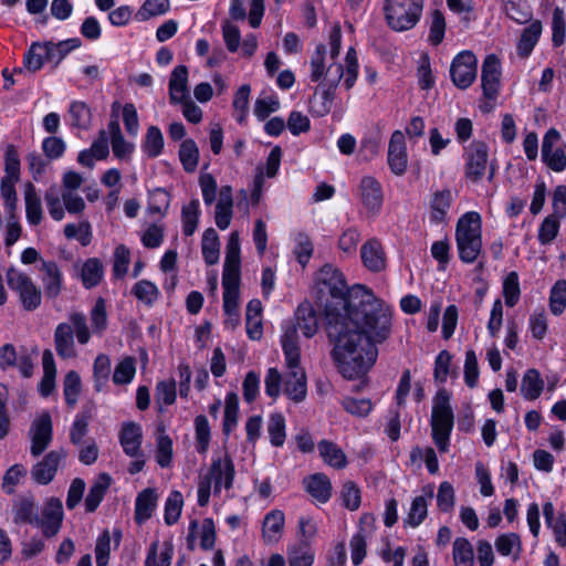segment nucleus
Listing matches in <instances>:
<instances>
[{
  "label": "nucleus",
  "mask_w": 566,
  "mask_h": 566,
  "mask_svg": "<svg viewBox=\"0 0 566 566\" xmlns=\"http://www.w3.org/2000/svg\"><path fill=\"white\" fill-rule=\"evenodd\" d=\"M386 322L378 323V314L348 315L329 310L326 334L333 348L331 357L337 371L348 380L360 379L375 365L378 357L376 344L385 342L391 333V310L381 304Z\"/></svg>",
  "instance_id": "obj_1"
},
{
  "label": "nucleus",
  "mask_w": 566,
  "mask_h": 566,
  "mask_svg": "<svg viewBox=\"0 0 566 566\" xmlns=\"http://www.w3.org/2000/svg\"><path fill=\"white\" fill-rule=\"evenodd\" d=\"M314 292L318 305L324 307L325 325L331 308L348 315H358L361 311L365 315L378 314V323L386 322L381 313L384 302L363 285L348 289L343 273L331 264L323 265L316 273Z\"/></svg>",
  "instance_id": "obj_2"
},
{
  "label": "nucleus",
  "mask_w": 566,
  "mask_h": 566,
  "mask_svg": "<svg viewBox=\"0 0 566 566\" xmlns=\"http://www.w3.org/2000/svg\"><path fill=\"white\" fill-rule=\"evenodd\" d=\"M234 475V463L228 452L223 457L213 458L208 473L198 482L199 506L208 505L212 483L214 494H219L222 488L230 490L233 486Z\"/></svg>",
  "instance_id": "obj_3"
},
{
  "label": "nucleus",
  "mask_w": 566,
  "mask_h": 566,
  "mask_svg": "<svg viewBox=\"0 0 566 566\" xmlns=\"http://www.w3.org/2000/svg\"><path fill=\"white\" fill-rule=\"evenodd\" d=\"M455 241L460 260L473 263L482 250L481 216L478 212H465L458 220Z\"/></svg>",
  "instance_id": "obj_4"
},
{
  "label": "nucleus",
  "mask_w": 566,
  "mask_h": 566,
  "mask_svg": "<svg viewBox=\"0 0 566 566\" xmlns=\"http://www.w3.org/2000/svg\"><path fill=\"white\" fill-rule=\"evenodd\" d=\"M74 334L82 345L88 343L91 333L87 326L86 316L83 313H72L70 323H60L54 332L55 350L60 358L70 359L76 357Z\"/></svg>",
  "instance_id": "obj_5"
},
{
  "label": "nucleus",
  "mask_w": 566,
  "mask_h": 566,
  "mask_svg": "<svg viewBox=\"0 0 566 566\" xmlns=\"http://www.w3.org/2000/svg\"><path fill=\"white\" fill-rule=\"evenodd\" d=\"M431 436L442 453L449 450L450 436L454 424V416L450 405V394L439 389L433 398L431 411Z\"/></svg>",
  "instance_id": "obj_6"
},
{
  "label": "nucleus",
  "mask_w": 566,
  "mask_h": 566,
  "mask_svg": "<svg viewBox=\"0 0 566 566\" xmlns=\"http://www.w3.org/2000/svg\"><path fill=\"white\" fill-rule=\"evenodd\" d=\"M464 177L472 184H479L485 176L492 181L496 174L494 163L489 161V146L482 140H473L463 151Z\"/></svg>",
  "instance_id": "obj_7"
},
{
  "label": "nucleus",
  "mask_w": 566,
  "mask_h": 566,
  "mask_svg": "<svg viewBox=\"0 0 566 566\" xmlns=\"http://www.w3.org/2000/svg\"><path fill=\"white\" fill-rule=\"evenodd\" d=\"M424 0H386L385 15L388 25L398 32L412 29L422 14Z\"/></svg>",
  "instance_id": "obj_8"
},
{
  "label": "nucleus",
  "mask_w": 566,
  "mask_h": 566,
  "mask_svg": "<svg viewBox=\"0 0 566 566\" xmlns=\"http://www.w3.org/2000/svg\"><path fill=\"white\" fill-rule=\"evenodd\" d=\"M7 282L9 287L18 293L25 311H35L41 305V290L27 273L10 268L7 271Z\"/></svg>",
  "instance_id": "obj_9"
},
{
  "label": "nucleus",
  "mask_w": 566,
  "mask_h": 566,
  "mask_svg": "<svg viewBox=\"0 0 566 566\" xmlns=\"http://www.w3.org/2000/svg\"><path fill=\"white\" fill-rule=\"evenodd\" d=\"M476 71L478 60L475 55L471 51H462L451 63V80L458 88L465 90L475 81Z\"/></svg>",
  "instance_id": "obj_10"
},
{
  "label": "nucleus",
  "mask_w": 566,
  "mask_h": 566,
  "mask_svg": "<svg viewBox=\"0 0 566 566\" xmlns=\"http://www.w3.org/2000/svg\"><path fill=\"white\" fill-rule=\"evenodd\" d=\"M63 521V505L60 499L50 497L42 511L41 516L38 515L35 526L40 527L45 537L55 536Z\"/></svg>",
  "instance_id": "obj_11"
},
{
  "label": "nucleus",
  "mask_w": 566,
  "mask_h": 566,
  "mask_svg": "<svg viewBox=\"0 0 566 566\" xmlns=\"http://www.w3.org/2000/svg\"><path fill=\"white\" fill-rule=\"evenodd\" d=\"M31 454L39 457L42 454L52 441L53 428L52 419L49 412L41 413L33 422L30 429Z\"/></svg>",
  "instance_id": "obj_12"
},
{
  "label": "nucleus",
  "mask_w": 566,
  "mask_h": 566,
  "mask_svg": "<svg viewBox=\"0 0 566 566\" xmlns=\"http://www.w3.org/2000/svg\"><path fill=\"white\" fill-rule=\"evenodd\" d=\"M560 139L557 129L551 128L546 132L542 142V159L549 169L560 172L566 168V154L560 147L554 145Z\"/></svg>",
  "instance_id": "obj_13"
},
{
  "label": "nucleus",
  "mask_w": 566,
  "mask_h": 566,
  "mask_svg": "<svg viewBox=\"0 0 566 566\" xmlns=\"http://www.w3.org/2000/svg\"><path fill=\"white\" fill-rule=\"evenodd\" d=\"M344 76V67L340 63H329L328 69L326 71V76L322 82H319V87L322 90L321 98L322 106L318 111H316L317 115L324 116L329 113L333 99L335 95V90L338 86L342 77Z\"/></svg>",
  "instance_id": "obj_14"
},
{
  "label": "nucleus",
  "mask_w": 566,
  "mask_h": 566,
  "mask_svg": "<svg viewBox=\"0 0 566 566\" xmlns=\"http://www.w3.org/2000/svg\"><path fill=\"white\" fill-rule=\"evenodd\" d=\"M387 161L392 174L401 176L406 172L408 156L405 135L401 130H395L391 134L388 145Z\"/></svg>",
  "instance_id": "obj_15"
},
{
  "label": "nucleus",
  "mask_w": 566,
  "mask_h": 566,
  "mask_svg": "<svg viewBox=\"0 0 566 566\" xmlns=\"http://www.w3.org/2000/svg\"><path fill=\"white\" fill-rule=\"evenodd\" d=\"M501 66L500 60L491 54L482 64L481 82L483 95L488 99H495L500 88Z\"/></svg>",
  "instance_id": "obj_16"
},
{
  "label": "nucleus",
  "mask_w": 566,
  "mask_h": 566,
  "mask_svg": "<svg viewBox=\"0 0 566 566\" xmlns=\"http://www.w3.org/2000/svg\"><path fill=\"white\" fill-rule=\"evenodd\" d=\"M41 282L44 294L49 298H56L63 287V274L55 261L41 260Z\"/></svg>",
  "instance_id": "obj_17"
},
{
  "label": "nucleus",
  "mask_w": 566,
  "mask_h": 566,
  "mask_svg": "<svg viewBox=\"0 0 566 566\" xmlns=\"http://www.w3.org/2000/svg\"><path fill=\"white\" fill-rule=\"evenodd\" d=\"M359 196L361 203L368 211L373 213L379 212L384 201V193L382 187L376 178L371 176H365L361 178L359 184Z\"/></svg>",
  "instance_id": "obj_18"
},
{
  "label": "nucleus",
  "mask_w": 566,
  "mask_h": 566,
  "mask_svg": "<svg viewBox=\"0 0 566 566\" xmlns=\"http://www.w3.org/2000/svg\"><path fill=\"white\" fill-rule=\"evenodd\" d=\"M66 457L64 450L49 452L42 461L38 462L31 471L33 479L40 484H49L60 465V462Z\"/></svg>",
  "instance_id": "obj_19"
},
{
  "label": "nucleus",
  "mask_w": 566,
  "mask_h": 566,
  "mask_svg": "<svg viewBox=\"0 0 566 566\" xmlns=\"http://www.w3.org/2000/svg\"><path fill=\"white\" fill-rule=\"evenodd\" d=\"M287 369L284 378V394L295 402H301L307 392L305 373L300 366L287 367Z\"/></svg>",
  "instance_id": "obj_20"
},
{
  "label": "nucleus",
  "mask_w": 566,
  "mask_h": 566,
  "mask_svg": "<svg viewBox=\"0 0 566 566\" xmlns=\"http://www.w3.org/2000/svg\"><path fill=\"white\" fill-rule=\"evenodd\" d=\"M360 258L365 268L371 272L377 273L386 268V255L377 239H370L361 245Z\"/></svg>",
  "instance_id": "obj_21"
},
{
  "label": "nucleus",
  "mask_w": 566,
  "mask_h": 566,
  "mask_svg": "<svg viewBox=\"0 0 566 566\" xmlns=\"http://www.w3.org/2000/svg\"><path fill=\"white\" fill-rule=\"evenodd\" d=\"M188 67L186 65H177L169 78V101L171 104H179L189 96L188 90Z\"/></svg>",
  "instance_id": "obj_22"
},
{
  "label": "nucleus",
  "mask_w": 566,
  "mask_h": 566,
  "mask_svg": "<svg viewBox=\"0 0 566 566\" xmlns=\"http://www.w3.org/2000/svg\"><path fill=\"white\" fill-rule=\"evenodd\" d=\"M281 344L285 356L286 367L300 366L301 352L298 345L297 328L295 324L287 323L285 325L284 333L281 338Z\"/></svg>",
  "instance_id": "obj_23"
},
{
  "label": "nucleus",
  "mask_w": 566,
  "mask_h": 566,
  "mask_svg": "<svg viewBox=\"0 0 566 566\" xmlns=\"http://www.w3.org/2000/svg\"><path fill=\"white\" fill-rule=\"evenodd\" d=\"M143 432L139 424L127 422L119 432V442L124 452L129 457H138L140 453Z\"/></svg>",
  "instance_id": "obj_24"
},
{
  "label": "nucleus",
  "mask_w": 566,
  "mask_h": 566,
  "mask_svg": "<svg viewBox=\"0 0 566 566\" xmlns=\"http://www.w3.org/2000/svg\"><path fill=\"white\" fill-rule=\"evenodd\" d=\"M305 490L311 496L319 502L326 503L332 496V482L324 473H314L304 480Z\"/></svg>",
  "instance_id": "obj_25"
},
{
  "label": "nucleus",
  "mask_w": 566,
  "mask_h": 566,
  "mask_svg": "<svg viewBox=\"0 0 566 566\" xmlns=\"http://www.w3.org/2000/svg\"><path fill=\"white\" fill-rule=\"evenodd\" d=\"M232 188L230 186H222L219 192V200L216 205L214 220L219 229L226 230L231 222L232 218Z\"/></svg>",
  "instance_id": "obj_26"
},
{
  "label": "nucleus",
  "mask_w": 566,
  "mask_h": 566,
  "mask_svg": "<svg viewBox=\"0 0 566 566\" xmlns=\"http://www.w3.org/2000/svg\"><path fill=\"white\" fill-rule=\"evenodd\" d=\"M296 328L307 338L313 337L318 329V318L312 304L301 303L296 310Z\"/></svg>",
  "instance_id": "obj_27"
},
{
  "label": "nucleus",
  "mask_w": 566,
  "mask_h": 566,
  "mask_svg": "<svg viewBox=\"0 0 566 566\" xmlns=\"http://www.w3.org/2000/svg\"><path fill=\"white\" fill-rule=\"evenodd\" d=\"M542 31L543 25L539 20L533 21L522 31L516 45V53L520 57L525 59L530 56L541 38Z\"/></svg>",
  "instance_id": "obj_28"
},
{
  "label": "nucleus",
  "mask_w": 566,
  "mask_h": 566,
  "mask_svg": "<svg viewBox=\"0 0 566 566\" xmlns=\"http://www.w3.org/2000/svg\"><path fill=\"white\" fill-rule=\"evenodd\" d=\"M42 45L46 52V61L53 63V66L56 67L71 51L81 46V40L72 38L57 43L45 42Z\"/></svg>",
  "instance_id": "obj_29"
},
{
  "label": "nucleus",
  "mask_w": 566,
  "mask_h": 566,
  "mask_svg": "<svg viewBox=\"0 0 566 566\" xmlns=\"http://www.w3.org/2000/svg\"><path fill=\"white\" fill-rule=\"evenodd\" d=\"M157 493L155 489L148 488L143 490L136 497L135 502V521L138 524L151 517L157 505Z\"/></svg>",
  "instance_id": "obj_30"
},
{
  "label": "nucleus",
  "mask_w": 566,
  "mask_h": 566,
  "mask_svg": "<svg viewBox=\"0 0 566 566\" xmlns=\"http://www.w3.org/2000/svg\"><path fill=\"white\" fill-rule=\"evenodd\" d=\"M112 478L107 473H101L91 485L85 497V510L88 513L95 512L111 486Z\"/></svg>",
  "instance_id": "obj_31"
},
{
  "label": "nucleus",
  "mask_w": 566,
  "mask_h": 566,
  "mask_svg": "<svg viewBox=\"0 0 566 566\" xmlns=\"http://www.w3.org/2000/svg\"><path fill=\"white\" fill-rule=\"evenodd\" d=\"M318 451L323 461L332 468L340 470L348 463L345 452L333 441L321 440Z\"/></svg>",
  "instance_id": "obj_32"
},
{
  "label": "nucleus",
  "mask_w": 566,
  "mask_h": 566,
  "mask_svg": "<svg viewBox=\"0 0 566 566\" xmlns=\"http://www.w3.org/2000/svg\"><path fill=\"white\" fill-rule=\"evenodd\" d=\"M451 202L452 193L449 189L433 192L430 200V219L433 223H442L446 221Z\"/></svg>",
  "instance_id": "obj_33"
},
{
  "label": "nucleus",
  "mask_w": 566,
  "mask_h": 566,
  "mask_svg": "<svg viewBox=\"0 0 566 566\" xmlns=\"http://www.w3.org/2000/svg\"><path fill=\"white\" fill-rule=\"evenodd\" d=\"M25 217L31 226H38L42 222L43 210L41 198L35 187L29 182L24 190Z\"/></svg>",
  "instance_id": "obj_34"
},
{
  "label": "nucleus",
  "mask_w": 566,
  "mask_h": 566,
  "mask_svg": "<svg viewBox=\"0 0 566 566\" xmlns=\"http://www.w3.org/2000/svg\"><path fill=\"white\" fill-rule=\"evenodd\" d=\"M284 513L280 510H272L263 520V537L268 543L277 542L284 527Z\"/></svg>",
  "instance_id": "obj_35"
},
{
  "label": "nucleus",
  "mask_w": 566,
  "mask_h": 566,
  "mask_svg": "<svg viewBox=\"0 0 566 566\" xmlns=\"http://www.w3.org/2000/svg\"><path fill=\"white\" fill-rule=\"evenodd\" d=\"M93 406H85L83 409L75 416L74 422L70 429V441L78 446L82 443L83 438L88 432V424L93 418Z\"/></svg>",
  "instance_id": "obj_36"
},
{
  "label": "nucleus",
  "mask_w": 566,
  "mask_h": 566,
  "mask_svg": "<svg viewBox=\"0 0 566 566\" xmlns=\"http://www.w3.org/2000/svg\"><path fill=\"white\" fill-rule=\"evenodd\" d=\"M544 389V380L537 369H527L522 378L521 394L526 400L537 399Z\"/></svg>",
  "instance_id": "obj_37"
},
{
  "label": "nucleus",
  "mask_w": 566,
  "mask_h": 566,
  "mask_svg": "<svg viewBox=\"0 0 566 566\" xmlns=\"http://www.w3.org/2000/svg\"><path fill=\"white\" fill-rule=\"evenodd\" d=\"M432 491L426 495L416 496L412 502L403 524L410 527H418L428 515V500L432 499Z\"/></svg>",
  "instance_id": "obj_38"
},
{
  "label": "nucleus",
  "mask_w": 566,
  "mask_h": 566,
  "mask_svg": "<svg viewBox=\"0 0 566 566\" xmlns=\"http://www.w3.org/2000/svg\"><path fill=\"white\" fill-rule=\"evenodd\" d=\"M104 276V266L97 258L87 259L81 271V280L85 289L97 286Z\"/></svg>",
  "instance_id": "obj_39"
},
{
  "label": "nucleus",
  "mask_w": 566,
  "mask_h": 566,
  "mask_svg": "<svg viewBox=\"0 0 566 566\" xmlns=\"http://www.w3.org/2000/svg\"><path fill=\"white\" fill-rule=\"evenodd\" d=\"M201 250L208 265H213L219 261L220 242L218 233L213 228H208L203 232Z\"/></svg>",
  "instance_id": "obj_40"
},
{
  "label": "nucleus",
  "mask_w": 566,
  "mask_h": 566,
  "mask_svg": "<svg viewBox=\"0 0 566 566\" xmlns=\"http://www.w3.org/2000/svg\"><path fill=\"white\" fill-rule=\"evenodd\" d=\"M239 415V397L235 392H228L224 401V415L222 431L226 436H229L231 431L238 424Z\"/></svg>",
  "instance_id": "obj_41"
},
{
  "label": "nucleus",
  "mask_w": 566,
  "mask_h": 566,
  "mask_svg": "<svg viewBox=\"0 0 566 566\" xmlns=\"http://www.w3.org/2000/svg\"><path fill=\"white\" fill-rule=\"evenodd\" d=\"M179 159L187 172H193L199 161V149L193 139H185L179 147Z\"/></svg>",
  "instance_id": "obj_42"
},
{
  "label": "nucleus",
  "mask_w": 566,
  "mask_h": 566,
  "mask_svg": "<svg viewBox=\"0 0 566 566\" xmlns=\"http://www.w3.org/2000/svg\"><path fill=\"white\" fill-rule=\"evenodd\" d=\"M82 390L81 377L75 370H70L63 380V394L65 402L73 408Z\"/></svg>",
  "instance_id": "obj_43"
},
{
  "label": "nucleus",
  "mask_w": 566,
  "mask_h": 566,
  "mask_svg": "<svg viewBox=\"0 0 566 566\" xmlns=\"http://www.w3.org/2000/svg\"><path fill=\"white\" fill-rule=\"evenodd\" d=\"M196 450L200 454H205L209 449L211 439V430L209 421L205 415L195 418Z\"/></svg>",
  "instance_id": "obj_44"
},
{
  "label": "nucleus",
  "mask_w": 566,
  "mask_h": 566,
  "mask_svg": "<svg viewBox=\"0 0 566 566\" xmlns=\"http://www.w3.org/2000/svg\"><path fill=\"white\" fill-rule=\"evenodd\" d=\"M326 46L324 44H317L315 51L311 57V81L312 82H322L326 76V71L328 66H326Z\"/></svg>",
  "instance_id": "obj_45"
},
{
  "label": "nucleus",
  "mask_w": 566,
  "mask_h": 566,
  "mask_svg": "<svg viewBox=\"0 0 566 566\" xmlns=\"http://www.w3.org/2000/svg\"><path fill=\"white\" fill-rule=\"evenodd\" d=\"M156 461L159 467L168 468L172 460V440L165 433V428H158Z\"/></svg>",
  "instance_id": "obj_46"
},
{
  "label": "nucleus",
  "mask_w": 566,
  "mask_h": 566,
  "mask_svg": "<svg viewBox=\"0 0 566 566\" xmlns=\"http://www.w3.org/2000/svg\"><path fill=\"white\" fill-rule=\"evenodd\" d=\"M71 124L74 127L86 129L91 125L92 113L86 103L82 101H74L69 108Z\"/></svg>",
  "instance_id": "obj_47"
},
{
  "label": "nucleus",
  "mask_w": 566,
  "mask_h": 566,
  "mask_svg": "<svg viewBox=\"0 0 566 566\" xmlns=\"http://www.w3.org/2000/svg\"><path fill=\"white\" fill-rule=\"evenodd\" d=\"M268 433L270 442L274 447H282L285 441V419L282 413L274 412L270 415L268 422Z\"/></svg>",
  "instance_id": "obj_48"
},
{
  "label": "nucleus",
  "mask_w": 566,
  "mask_h": 566,
  "mask_svg": "<svg viewBox=\"0 0 566 566\" xmlns=\"http://www.w3.org/2000/svg\"><path fill=\"white\" fill-rule=\"evenodd\" d=\"M473 547L464 537H458L453 542V560L455 566H473Z\"/></svg>",
  "instance_id": "obj_49"
},
{
  "label": "nucleus",
  "mask_w": 566,
  "mask_h": 566,
  "mask_svg": "<svg viewBox=\"0 0 566 566\" xmlns=\"http://www.w3.org/2000/svg\"><path fill=\"white\" fill-rule=\"evenodd\" d=\"M164 148V136L157 126H149L143 143V150L150 158L158 157Z\"/></svg>",
  "instance_id": "obj_50"
},
{
  "label": "nucleus",
  "mask_w": 566,
  "mask_h": 566,
  "mask_svg": "<svg viewBox=\"0 0 566 566\" xmlns=\"http://www.w3.org/2000/svg\"><path fill=\"white\" fill-rule=\"evenodd\" d=\"M130 293L142 303L151 306L159 296L158 287L148 280H140L133 286Z\"/></svg>",
  "instance_id": "obj_51"
},
{
  "label": "nucleus",
  "mask_w": 566,
  "mask_h": 566,
  "mask_svg": "<svg viewBox=\"0 0 566 566\" xmlns=\"http://www.w3.org/2000/svg\"><path fill=\"white\" fill-rule=\"evenodd\" d=\"M44 201L52 219L61 221L65 216V209L62 201V193L59 192L55 186H51L45 191Z\"/></svg>",
  "instance_id": "obj_52"
},
{
  "label": "nucleus",
  "mask_w": 566,
  "mask_h": 566,
  "mask_svg": "<svg viewBox=\"0 0 566 566\" xmlns=\"http://www.w3.org/2000/svg\"><path fill=\"white\" fill-rule=\"evenodd\" d=\"M44 60H46V52L42 43H32L23 59L24 69L31 73H35L41 70Z\"/></svg>",
  "instance_id": "obj_53"
},
{
  "label": "nucleus",
  "mask_w": 566,
  "mask_h": 566,
  "mask_svg": "<svg viewBox=\"0 0 566 566\" xmlns=\"http://www.w3.org/2000/svg\"><path fill=\"white\" fill-rule=\"evenodd\" d=\"M36 505L32 499H21L14 507V523L35 525Z\"/></svg>",
  "instance_id": "obj_54"
},
{
  "label": "nucleus",
  "mask_w": 566,
  "mask_h": 566,
  "mask_svg": "<svg viewBox=\"0 0 566 566\" xmlns=\"http://www.w3.org/2000/svg\"><path fill=\"white\" fill-rule=\"evenodd\" d=\"M170 9L169 0H146L136 13L139 21H147L153 17L161 15Z\"/></svg>",
  "instance_id": "obj_55"
},
{
  "label": "nucleus",
  "mask_w": 566,
  "mask_h": 566,
  "mask_svg": "<svg viewBox=\"0 0 566 566\" xmlns=\"http://www.w3.org/2000/svg\"><path fill=\"white\" fill-rule=\"evenodd\" d=\"M184 505L182 494L179 491L170 492L165 503V523L174 525L180 517Z\"/></svg>",
  "instance_id": "obj_56"
},
{
  "label": "nucleus",
  "mask_w": 566,
  "mask_h": 566,
  "mask_svg": "<svg viewBox=\"0 0 566 566\" xmlns=\"http://www.w3.org/2000/svg\"><path fill=\"white\" fill-rule=\"evenodd\" d=\"M136 373V360L132 356H127L122 359L115 367L113 374V381L116 385L129 384Z\"/></svg>",
  "instance_id": "obj_57"
},
{
  "label": "nucleus",
  "mask_w": 566,
  "mask_h": 566,
  "mask_svg": "<svg viewBox=\"0 0 566 566\" xmlns=\"http://www.w3.org/2000/svg\"><path fill=\"white\" fill-rule=\"evenodd\" d=\"M181 213L184 234L190 237L195 233L199 221V200L192 199L182 208Z\"/></svg>",
  "instance_id": "obj_58"
},
{
  "label": "nucleus",
  "mask_w": 566,
  "mask_h": 566,
  "mask_svg": "<svg viewBox=\"0 0 566 566\" xmlns=\"http://www.w3.org/2000/svg\"><path fill=\"white\" fill-rule=\"evenodd\" d=\"M503 7L506 15L517 23H526L532 18L530 7L525 2L505 0Z\"/></svg>",
  "instance_id": "obj_59"
},
{
  "label": "nucleus",
  "mask_w": 566,
  "mask_h": 566,
  "mask_svg": "<svg viewBox=\"0 0 566 566\" xmlns=\"http://www.w3.org/2000/svg\"><path fill=\"white\" fill-rule=\"evenodd\" d=\"M566 308V280H558L552 287L549 294V310L558 316Z\"/></svg>",
  "instance_id": "obj_60"
},
{
  "label": "nucleus",
  "mask_w": 566,
  "mask_h": 566,
  "mask_svg": "<svg viewBox=\"0 0 566 566\" xmlns=\"http://www.w3.org/2000/svg\"><path fill=\"white\" fill-rule=\"evenodd\" d=\"M521 295L520 281L516 272H510L503 281V296L505 304L510 307L515 306Z\"/></svg>",
  "instance_id": "obj_61"
},
{
  "label": "nucleus",
  "mask_w": 566,
  "mask_h": 566,
  "mask_svg": "<svg viewBox=\"0 0 566 566\" xmlns=\"http://www.w3.org/2000/svg\"><path fill=\"white\" fill-rule=\"evenodd\" d=\"M556 216H547L539 226L538 229V241L541 244L546 245L554 241L559 231V220Z\"/></svg>",
  "instance_id": "obj_62"
},
{
  "label": "nucleus",
  "mask_w": 566,
  "mask_h": 566,
  "mask_svg": "<svg viewBox=\"0 0 566 566\" xmlns=\"http://www.w3.org/2000/svg\"><path fill=\"white\" fill-rule=\"evenodd\" d=\"M566 38V22L564 10L556 7L552 15V42L555 48L565 43Z\"/></svg>",
  "instance_id": "obj_63"
},
{
  "label": "nucleus",
  "mask_w": 566,
  "mask_h": 566,
  "mask_svg": "<svg viewBox=\"0 0 566 566\" xmlns=\"http://www.w3.org/2000/svg\"><path fill=\"white\" fill-rule=\"evenodd\" d=\"M314 555L306 543H301L289 551L290 566H312Z\"/></svg>",
  "instance_id": "obj_64"
}]
</instances>
